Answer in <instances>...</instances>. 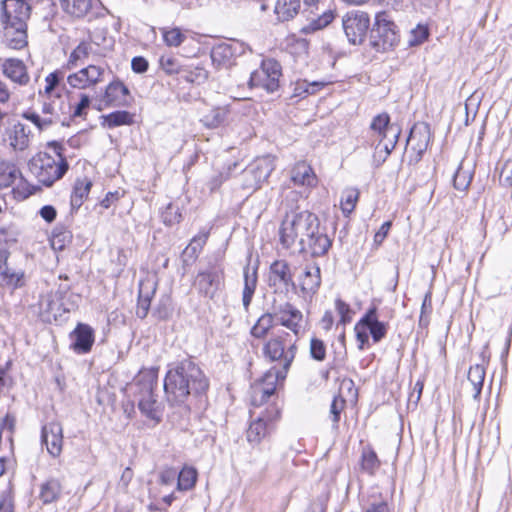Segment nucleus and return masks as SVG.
Segmentation results:
<instances>
[{
  "instance_id": "1",
  "label": "nucleus",
  "mask_w": 512,
  "mask_h": 512,
  "mask_svg": "<svg viewBox=\"0 0 512 512\" xmlns=\"http://www.w3.org/2000/svg\"><path fill=\"white\" fill-rule=\"evenodd\" d=\"M279 240L286 249L298 244L300 252L314 257L325 255L332 245L317 215L308 210L286 212L279 228Z\"/></svg>"
},
{
  "instance_id": "2",
  "label": "nucleus",
  "mask_w": 512,
  "mask_h": 512,
  "mask_svg": "<svg viewBox=\"0 0 512 512\" xmlns=\"http://www.w3.org/2000/svg\"><path fill=\"white\" fill-rule=\"evenodd\" d=\"M289 335L283 332L280 335L271 337L262 348L265 359L275 362L280 361L282 370L269 369L263 376L261 382L253 387L252 403L260 405L263 401L274 394L278 382L284 380L287 371L295 358V344L287 341Z\"/></svg>"
},
{
  "instance_id": "3",
  "label": "nucleus",
  "mask_w": 512,
  "mask_h": 512,
  "mask_svg": "<svg viewBox=\"0 0 512 512\" xmlns=\"http://www.w3.org/2000/svg\"><path fill=\"white\" fill-rule=\"evenodd\" d=\"M208 380L202 370L191 360H183L171 367L164 380V391L171 405L184 404L190 395L208 389Z\"/></svg>"
},
{
  "instance_id": "4",
  "label": "nucleus",
  "mask_w": 512,
  "mask_h": 512,
  "mask_svg": "<svg viewBox=\"0 0 512 512\" xmlns=\"http://www.w3.org/2000/svg\"><path fill=\"white\" fill-rule=\"evenodd\" d=\"M31 6L24 0H2L0 2V23L3 37L12 49H22L28 43L27 22Z\"/></svg>"
},
{
  "instance_id": "5",
  "label": "nucleus",
  "mask_w": 512,
  "mask_h": 512,
  "mask_svg": "<svg viewBox=\"0 0 512 512\" xmlns=\"http://www.w3.org/2000/svg\"><path fill=\"white\" fill-rule=\"evenodd\" d=\"M48 146L53 148L55 156L39 152L29 161L31 173L45 186H51L61 179L69 168L68 162L62 154V145L53 141L48 143Z\"/></svg>"
},
{
  "instance_id": "6",
  "label": "nucleus",
  "mask_w": 512,
  "mask_h": 512,
  "mask_svg": "<svg viewBox=\"0 0 512 512\" xmlns=\"http://www.w3.org/2000/svg\"><path fill=\"white\" fill-rule=\"evenodd\" d=\"M157 381L156 369L141 370L134 379L131 389L138 397V408L141 413L155 421L160 422L162 416L161 403L157 401L153 393Z\"/></svg>"
},
{
  "instance_id": "7",
  "label": "nucleus",
  "mask_w": 512,
  "mask_h": 512,
  "mask_svg": "<svg viewBox=\"0 0 512 512\" xmlns=\"http://www.w3.org/2000/svg\"><path fill=\"white\" fill-rule=\"evenodd\" d=\"M371 130L375 141H377L374 159L378 164H381L395 148L401 130L398 125L390 123V117L386 113L374 117L371 123Z\"/></svg>"
},
{
  "instance_id": "8",
  "label": "nucleus",
  "mask_w": 512,
  "mask_h": 512,
  "mask_svg": "<svg viewBox=\"0 0 512 512\" xmlns=\"http://www.w3.org/2000/svg\"><path fill=\"white\" fill-rule=\"evenodd\" d=\"M370 39L373 48L379 52L388 51L398 44L397 26L386 12L376 15Z\"/></svg>"
},
{
  "instance_id": "9",
  "label": "nucleus",
  "mask_w": 512,
  "mask_h": 512,
  "mask_svg": "<svg viewBox=\"0 0 512 512\" xmlns=\"http://www.w3.org/2000/svg\"><path fill=\"white\" fill-rule=\"evenodd\" d=\"M281 76L282 68L280 63L271 58L264 59L260 67L251 73L250 85L273 93L279 88Z\"/></svg>"
},
{
  "instance_id": "10",
  "label": "nucleus",
  "mask_w": 512,
  "mask_h": 512,
  "mask_svg": "<svg viewBox=\"0 0 512 512\" xmlns=\"http://www.w3.org/2000/svg\"><path fill=\"white\" fill-rule=\"evenodd\" d=\"M274 169L275 159L273 157L257 158L242 173L243 187L252 191L260 188Z\"/></svg>"
},
{
  "instance_id": "11",
  "label": "nucleus",
  "mask_w": 512,
  "mask_h": 512,
  "mask_svg": "<svg viewBox=\"0 0 512 512\" xmlns=\"http://www.w3.org/2000/svg\"><path fill=\"white\" fill-rule=\"evenodd\" d=\"M343 29L348 41L354 45L361 44L370 26V18L366 12L350 11L342 19Z\"/></svg>"
},
{
  "instance_id": "12",
  "label": "nucleus",
  "mask_w": 512,
  "mask_h": 512,
  "mask_svg": "<svg viewBox=\"0 0 512 512\" xmlns=\"http://www.w3.org/2000/svg\"><path fill=\"white\" fill-rule=\"evenodd\" d=\"M105 76V68L100 65L90 64L67 76V83L73 89H90L101 82Z\"/></svg>"
},
{
  "instance_id": "13",
  "label": "nucleus",
  "mask_w": 512,
  "mask_h": 512,
  "mask_svg": "<svg viewBox=\"0 0 512 512\" xmlns=\"http://www.w3.org/2000/svg\"><path fill=\"white\" fill-rule=\"evenodd\" d=\"M223 284V272L216 268L199 272L195 278L194 286L198 292L206 297L214 298Z\"/></svg>"
},
{
  "instance_id": "14",
  "label": "nucleus",
  "mask_w": 512,
  "mask_h": 512,
  "mask_svg": "<svg viewBox=\"0 0 512 512\" xmlns=\"http://www.w3.org/2000/svg\"><path fill=\"white\" fill-rule=\"evenodd\" d=\"M273 313L275 320L279 324L292 331L295 335L300 333L302 328L303 315L302 312L295 306L286 302L274 308Z\"/></svg>"
},
{
  "instance_id": "15",
  "label": "nucleus",
  "mask_w": 512,
  "mask_h": 512,
  "mask_svg": "<svg viewBox=\"0 0 512 512\" xmlns=\"http://www.w3.org/2000/svg\"><path fill=\"white\" fill-rule=\"evenodd\" d=\"M2 74L13 84L20 87L27 86L30 82V75L26 64L18 58L4 59L0 65Z\"/></svg>"
},
{
  "instance_id": "16",
  "label": "nucleus",
  "mask_w": 512,
  "mask_h": 512,
  "mask_svg": "<svg viewBox=\"0 0 512 512\" xmlns=\"http://www.w3.org/2000/svg\"><path fill=\"white\" fill-rule=\"evenodd\" d=\"M128 87L119 79L110 82L106 88L101 101L106 107H128L130 102Z\"/></svg>"
},
{
  "instance_id": "17",
  "label": "nucleus",
  "mask_w": 512,
  "mask_h": 512,
  "mask_svg": "<svg viewBox=\"0 0 512 512\" xmlns=\"http://www.w3.org/2000/svg\"><path fill=\"white\" fill-rule=\"evenodd\" d=\"M0 285L11 289L24 285V272L11 266L5 250L0 251Z\"/></svg>"
},
{
  "instance_id": "18",
  "label": "nucleus",
  "mask_w": 512,
  "mask_h": 512,
  "mask_svg": "<svg viewBox=\"0 0 512 512\" xmlns=\"http://www.w3.org/2000/svg\"><path fill=\"white\" fill-rule=\"evenodd\" d=\"M42 443L46 445L48 453L58 457L62 452L63 429L60 423L50 422L42 428Z\"/></svg>"
},
{
  "instance_id": "19",
  "label": "nucleus",
  "mask_w": 512,
  "mask_h": 512,
  "mask_svg": "<svg viewBox=\"0 0 512 512\" xmlns=\"http://www.w3.org/2000/svg\"><path fill=\"white\" fill-rule=\"evenodd\" d=\"M269 285L277 289H288L294 286L293 274L285 260H276L270 266Z\"/></svg>"
},
{
  "instance_id": "20",
  "label": "nucleus",
  "mask_w": 512,
  "mask_h": 512,
  "mask_svg": "<svg viewBox=\"0 0 512 512\" xmlns=\"http://www.w3.org/2000/svg\"><path fill=\"white\" fill-rule=\"evenodd\" d=\"M430 141V129L425 123L413 125L407 139L409 146L416 153V160H419L426 151Z\"/></svg>"
},
{
  "instance_id": "21",
  "label": "nucleus",
  "mask_w": 512,
  "mask_h": 512,
  "mask_svg": "<svg viewBox=\"0 0 512 512\" xmlns=\"http://www.w3.org/2000/svg\"><path fill=\"white\" fill-rule=\"evenodd\" d=\"M156 288L157 282L154 277L148 276L140 281L136 309V314L139 318L143 319L147 316Z\"/></svg>"
},
{
  "instance_id": "22",
  "label": "nucleus",
  "mask_w": 512,
  "mask_h": 512,
  "mask_svg": "<svg viewBox=\"0 0 512 512\" xmlns=\"http://www.w3.org/2000/svg\"><path fill=\"white\" fill-rule=\"evenodd\" d=\"M70 337L73 340L71 346L78 353L89 352L94 343V331L87 324L79 323Z\"/></svg>"
},
{
  "instance_id": "23",
  "label": "nucleus",
  "mask_w": 512,
  "mask_h": 512,
  "mask_svg": "<svg viewBox=\"0 0 512 512\" xmlns=\"http://www.w3.org/2000/svg\"><path fill=\"white\" fill-rule=\"evenodd\" d=\"M291 181L296 186L313 188L317 184V176L312 167L304 161L294 165L290 173Z\"/></svg>"
},
{
  "instance_id": "24",
  "label": "nucleus",
  "mask_w": 512,
  "mask_h": 512,
  "mask_svg": "<svg viewBox=\"0 0 512 512\" xmlns=\"http://www.w3.org/2000/svg\"><path fill=\"white\" fill-rule=\"evenodd\" d=\"M299 285L305 295H314L321 285V272L318 265H307L300 276Z\"/></svg>"
},
{
  "instance_id": "25",
  "label": "nucleus",
  "mask_w": 512,
  "mask_h": 512,
  "mask_svg": "<svg viewBox=\"0 0 512 512\" xmlns=\"http://www.w3.org/2000/svg\"><path fill=\"white\" fill-rule=\"evenodd\" d=\"M361 323L369 330L375 343L381 341L387 333V324L378 320L376 307H371L362 317Z\"/></svg>"
},
{
  "instance_id": "26",
  "label": "nucleus",
  "mask_w": 512,
  "mask_h": 512,
  "mask_svg": "<svg viewBox=\"0 0 512 512\" xmlns=\"http://www.w3.org/2000/svg\"><path fill=\"white\" fill-rule=\"evenodd\" d=\"M30 131L26 129L24 124L16 123L8 131V142L9 146L16 152H23L29 148Z\"/></svg>"
},
{
  "instance_id": "27",
  "label": "nucleus",
  "mask_w": 512,
  "mask_h": 512,
  "mask_svg": "<svg viewBox=\"0 0 512 512\" xmlns=\"http://www.w3.org/2000/svg\"><path fill=\"white\" fill-rule=\"evenodd\" d=\"M300 8V0H276L274 14L278 22H287L298 15Z\"/></svg>"
},
{
  "instance_id": "28",
  "label": "nucleus",
  "mask_w": 512,
  "mask_h": 512,
  "mask_svg": "<svg viewBox=\"0 0 512 512\" xmlns=\"http://www.w3.org/2000/svg\"><path fill=\"white\" fill-rule=\"evenodd\" d=\"M93 53L94 49L91 42H80L70 53L65 65L66 69L71 70L83 65Z\"/></svg>"
},
{
  "instance_id": "29",
  "label": "nucleus",
  "mask_w": 512,
  "mask_h": 512,
  "mask_svg": "<svg viewBox=\"0 0 512 512\" xmlns=\"http://www.w3.org/2000/svg\"><path fill=\"white\" fill-rule=\"evenodd\" d=\"M62 483L59 479L49 478L40 485L39 499L43 504L56 502L62 494Z\"/></svg>"
},
{
  "instance_id": "30",
  "label": "nucleus",
  "mask_w": 512,
  "mask_h": 512,
  "mask_svg": "<svg viewBox=\"0 0 512 512\" xmlns=\"http://www.w3.org/2000/svg\"><path fill=\"white\" fill-rule=\"evenodd\" d=\"M257 280V268L246 266L244 268V288L242 295L243 306L246 310L248 309L255 293Z\"/></svg>"
},
{
  "instance_id": "31",
  "label": "nucleus",
  "mask_w": 512,
  "mask_h": 512,
  "mask_svg": "<svg viewBox=\"0 0 512 512\" xmlns=\"http://www.w3.org/2000/svg\"><path fill=\"white\" fill-rule=\"evenodd\" d=\"M92 187V182L87 177L78 178L75 181L73 192L71 194V207L78 209L87 198Z\"/></svg>"
},
{
  "instance_id": "32",
  "label": "nucleus",
  "mask_w": 512,
  "mask_h": 512,
  "mask_svg": "<svg viewBox=\"0 0 512 512\" xmlns=\"http://www.w3.org/2000/svg\"><path fill=\"white\" fill-rule=\"evenodd\" d=\"M65 78V72L61 69H57L51 73H49L45 77V86L43 90V95L45 97H55L56 99L61 98V94L57 92V89L60 87L62 81Z\"/></svg>"
},
{
  "instance_id": "33",
  "label": "nucleus",
  "mask_w": 512,
  "mask_h": 512,
  "mask_svg": "<svg viewBox=\"0 0 512 512\" xmlns=\"http://www.w3.org/2000/svg\"><path fill=\"white\" fill-rule=\"evenodd\" d=\"M269 431L268 419L259 417L253 421L247 430V440L252 444H258Z\"/></svg>"
},
{
  "instance_id": "34",
  "label": "nucleus",
  "mask_w": 512,
  "mask_h": 512,
  "mask_svg": "<svg viewBox=\"0 0 512 512\" xmlns=\"http://www.w3.org/2000/svg\"><path fill=\"white\" fill-rule=\"evenodd\" d=\"M93 0H60L63 10L75 17H83L92 7Z\"/></svg>"
},
{
  "instance_id": "35",
  "label": "nucleus",
  "mask_w": 512,
  "mask_h": 512,
  "mask_svg": "<svg viewBox=\"0 0 512 512\" xmlns=\"http://www.w3.org/2000/svg\"><path fill=\"white\" fill-rule=\"evenodd\" d=\"M19 175L20 171L14 164L0 160V189L11 186Z\"/></svg>"
},
{
  "instance_id": "36",
  "label": "nucleus",
  "mask_w": 512,
  "mask_h": 512,
  "mask_svg": "<svg viewBox=\"0 0 512 512\" xmlns=\"http://www.w3.org/2000/svg\"><path fill=\"white\" fill-rule=\"evenodd\" d=\"M102 124L108 128H115L121 125H131L133 123V115L128 111H115L102 116Z\"/></svg>"
},
{
  "instance_id": "37",
  "label": "nucleus",
  "mask_w": 512,
  "mask_h": 512,
  "mask_svg": "<svg viewBox=\"0 0 512 512\" xmlns=\"http://www.w3.org/2000/svg\"><path fill=\"white\" fill-rule=\"evenodd\" d=\"M467 378L473 387V397L477 398L481 393L484 378H485L484 367L479 364L471 366L468 371Z\"/></svg>"
},
{
  "instance_id": "38",
  "label": "nucleus",
  "mask_w": 512,
  "mask_h": 512,
  "mask_svg": "<svg viewBox=\"0 0 512 512\" xmlns=\"http://www.w3.org/2000/svg\"><path fill=\"white\" fill-rule=\"evenodd\" d=\"M380 467V460L377 454L370 447H365L361 455V469L366 473L373 475Z\"/></svg>"
},
{
  "instance_id": "39",
  "label": "nucleus",
  "mask_w": 512,
  "mask_h": 512,
  "mask_svg": "<svg viewBox=\"0 0 512 512\" xmlns=\"http://www.w3.org/2000/svg\"><path fill=\"white\" fill-rule=\"evenodd\" d=\"M472 180V170L461 163L454 174L453 185L459 191H466Z\"/></svg>"
},
{
  "instance_id": "40",
  "label": "nucleus",
  "mask_w": 512,
  "mask_h": 512,
  "mask_svg": "<svg viewBox=\"0 0 512 512\" xmlns=\"http://www.w3.org/2000/svg\"><path fill=\"white\" fill-rule=\"evenodd\" d=\"M275 320L274 313H265L255 323L251 329L252 336L256 338H263L267 335L268 331L273 327Z\"/></svg>"
},
{
  "instance_id": "41",
  "label": "nucleus",
  "mask_w": 512,
  "mask_h": 512,
  "mask_svg": "<svg viewBox=\"0 0 512 512\" xmlns=\"http://www.w3.org/2000/svg\"><path fill=\"white\" fill-rule=\"evenodd\" d=\"M359 199V191L356 188H346L342 192L340 206L345 215H349L355 209Z\"/></svg>"
},
{
  "instance_id": "42",
  "label": "nucleus",
  "mask_w": 512,
  "mask_h": 512,
  "mask_svg": "<svg viewBox=\"0 0 512 512\" xmlns=\"http://www.w3.org/2000/svg\"><path fill=\"white\" fill-rule=\"evenodd\" d=\"M177 489L181 491L191 489L197 479V471L192 467H184L178 474Z\"/></svg>"
},
{
  "instance_id": "43",
  "label": "nucleus",
  "mask_w": 512,
  "mask_h": 512,
  "mask_svg": "<svg viewBox=\"0 0 512 512\" xmlns=\"http://www.w3.org/2000/svg\"><path fill=\"white\" fill-rule=\"evenodd\" d=\"M163 41L169 47H178L186 39V35L177 27L161 29Z\"/></svg>"
},
{
  "instance_id": "44",
  "label": "nucleus",
  "mask_w": 512,
  "mask_h": 512,
  "mask_svg": "<svg viewBox=\"0 0 512 512\" xmlns=\"http://www.w3.org/2000/svg\"><path fill=\"white\" fill-rule=\"evenodd\" d=\"M227 117V110L225 108H214L209 113L203 116L202 122L205 126L216 128L220 126Z\"/></svg>"
},
{
  "instance_id": "45",
  "label": "nucleus",
  "mask_w": 512,
  "mask_h": 512,
  "mask_svg": "<svg viewBox=\"0 0 512 512\" xmlns=\"http://www.w3.org/2000/svg\"><path fill=\"white\" fill-rule=\"evenodd\" d=\"M41 107V114L48 120H51L52 125L60 121V108L57 107L56 98L46 97Z\"/></svg>"
},
{
  "instance_id": "46",
  "label": "nucleus",
  "mask_w": 512,
  "mask_h": 512,
  "mask_svg": "<svg viewBox=\"0 0 512 512\" xmlns=\"http://www.w3.org/2000/svg\"><path fill=\"white\" fill-rule=\"evenodd\" d=\"M334 19V14L331 11L323 13L318 19L313 20L307 26L302 28L305 34L320 30L328 26Z\"/></svg>"
},
{
  "instance_id": "47",
  "label": "nucleus",
  "mask_w": 512,
  "mask_h": 512,
  "mask_svg": "<svg viewBox=\"0 0 512 512\" xmlns=\"http://www.w3.org/2000/svg\"><path fill=\"white\" fill-rule=\"evenodd\" d=\"M161 216L164 224L168 226L178 224L182 220V214L179 207L173 203H169L166 206Z\"/></svg>"
},
{
  "instance_id": "48",
  "label": "nucleus",
  "mask_w": 512,
  "mask_h": 512,
  "mask_svg": "<svg viewBox=\"0 0 512 512\" xmlns=\"http://www.w3.org/2000/svg\"><path fill=\"white\" fill-rule=\"evenodd\" d=\"M208 238L207 233L199 234L192 238L186 249L184 250V254L188 255L191 258H196L200 253L202 247L206 243Z\"/></svg>"
},
{
  "instance_id": "49",
  "label": "nucleus",
  "mask_w": 512,
  "mask_h": 512,
  "mask_svg": "<svg viewBox=\"0 0 512 512\" xmlns=\"http://www.w3.org/2000/svg\"><path fill=\"white\" fill-rule=\"evenodd\" d=\"M22 117L33 123L39 131L47 130L52 126L51 120H48L44 115L35 111H26L23 113Z\"/></svg>"
},
{
  "instance_id": "50",
  "label": "nucleus",
  "mask_w": 512,
  "mask_h": 512,
  "mask_svg": "<svg viewBox=\"0 0 512 512\" xmlns=\"http://www.w3.org/2000/svg\"><path fill=\"white\" fill-rule=\"evenodd\" d=\"M428 35L429 31L427 26L419 24L410 31L408 44L410 46L420 45L428 38Z\"/></svg>"
},
{
  "instance_id": "51",
  "label": "nucleus",
  "mask_w": 512,
  "mask_h": 512,
  "mask_svg": "<svg viewBox=\"0 0 512 512\" xmlns=\"http://www.w3.org/2000/svg\"><path fill=\"white\" fill-rule=\"evenodd\" d=\"M310 355L317 361H323L326 357V346L318 338H312L310 341Z\"/></svg>"
},
{
  "instance_id": "52",
  "label": "nucleus",
  "mask_w": 512,
  "mask_h": 512,
  "mask_svg": "<svg viewBox=\"0 0 512 512\" xmlns=\"http://www.w3.org/2000/svg\"><path fill=\"white\" fill-rule=\"evenodd\" d=\"M499 180L506 187L512 186V159L505 160L501 165Z\"/></svg>"
},
{
  "instance_id": "53",
  "label": "nucleus",
  "mask_w": 512,
  "mask_h": 512,
  "mask_svg": "<svg viewBox=\"0 0 512 512\" xmlns=\"http://www.w3.org/2000/svg\"><path fill=\"white\" fill-rule=\"evenodd\" d=\"M208 77V72L202 67H195L192 70L187 71L185 80L191 83L200 84L204 82Z\"/></svg>"
},
{
  "instance_id": "54",
  "label": "nucleus",
  "mask_w": 512,
  "mask_h": 512,
  "mask_svg": "<svg viewBox=\"0 0 512 512\" xmlns=\"http://www.w3.org/2000/svg\"><path fill=\"white\" fill-rule=\"evenodd\" d=\"M345 406V400L342 397H335L330 406V415L333 424H337L340 419V414Z\"/></svg>"
},
{
  "instance_id": "55",
  "label": "nucleus",
  "mask_w": 512,
  "mask_h": 512,
  "mask_svg": "<svg viewBox=\"0 0 512 512\" xmlns=\"http://www.w3.org/2000/svg\"><path fill=\"white\" fill-rule=\"evenodd\" d=\"M160 66L167 74H178L180 72V66L173 57H161Z\"/></svg>"
},
{
  "instance_id": "56",
  "label": "nucleus",
  "mask_w": 512,
  "mask_h": 512,
  "mask_svg": "<svg viewBox=\"0 0 512 512\" xmlns=\"http://www.w3.org/2000/svg\"><path fill=\"white\" fill-rule=\"evenodd\" d=\"M335 308H336L337 313L340 316V321L343 324L351 321V316H350L351 309L347 303H345L341 299H336Z\"/></svg>"
},
{
  "instance_id": "57",
  "label": "nucleus",
  "mask_w": 512,
  "mask_h": 512,
  "mask_svg": "<svg viewBox=\"0 0 512 512\" xmlns=\"http://www.w3.org/2000/svg\"><path fill=\"white\" fill-rule=\"evenodd\" d=\"M320 86H322V84L318 83V82H313V83H307L306 81L297 82V86L295 88V94L297 96H301L302 93L314 94Z\"/></svg>"
},
{
  "instance_id": "58",
  "label": "nucleus",
  "mask_w": 512,
  "mask_h": 512,
  "mask_svg": "<svg viewBox=\"0 0 512 512\" xmlns=\"http://www.w3.org/2000/svg\"><path fill=\"white\" fill-rule=\"evenodd\" d=\"M391 226H392V222L386 221L381 225L379 230L375 233L374 244L376 247H379L383 243V241L385 240V238L387 237V235L389 233Z\"/></svg>"
},
{
  "instance_id": "59",
  "label": "nucleus",
  "mask_w": 512,
  "mask_h": 512,
  "mask_svg": "<svg viewBox=\"0 0 512 512\" xmlns=\"http://www.w3.org/2000/svg\"><path fill=\"white\" fill-rule=\"evenodd\" d=\"M177 472L173 468L163 469L159 474V481L162 485H171L174 483Z\"/></svg>"
},
{
  "instance_id": "60",
  "label": "nucleus",
  "mask_w": 512,
  "mask_h": 512,
  "mask_svg": "<svg viewBox=\"0 0 512 512\" xmlns=\"http://www.w3.org/2000/svg\"><path fill=\"white\" fill-rule=\"evenodd\" d=\"M90 105V97L87 94L80 95V101L76 105L75 110L73 112L74 117H82L84 115V111Z\"/></svg>"
},
{
  "instance_id": "61",
  "label": "nucleus",
  "mask_w": 512,
  "mask_h": 512,
  "mask_svg": "<svg viewBox=\"0 0 512 512\" xmlns=\"http://www.w3.org/2000/svg\"><path fill=\"white\" fill-rule=\"evenodd\" d=\"M355 331H356L357 340L360 343L359 348L363 349L364 345L366 343H368L369 337L366 332V329L364 328V325L361 323V320L356 324Z\"/></svg>"
},
{
  "instance_id": "62",
  "label": "nucleus",
  "mask_w": 512,
  "mask_h": 512,
  "mask_svg": "<svg viewBox=\"0 0 512 512\" xmlns=\"http://www.w3.org/2000/svg\"><path fill=\"white\" fill-rule=\"evenodd\" d=\"M41 217L47 222L51 223L55 220L57 212L56 209L51 205H46L40 210Z\"/></svg>"
},
{
  "instance_id": "63",
  "label": "nucleus",
  "mask_w": 512,
  "mask_h": 512,
  "mask_svg": "<svg viewBox=\"0 0 512 512\" xmlns=\"http://www.w3.org/2000/svg\"><path fill=\"white\" fill-rule=\"evenodd\" d=\"M131 65L136 73H143L148 69V62L143 57L133 58Z\"/></svg>"
},
{
  "instance_id": "64",
  "label": "nucleus",
  "mask_w": 512,
  "mask_h": 512,
  "mask_svg": "<svg viewBox=\"0 0 512 512\" xmlns=\"http://www.w3.org/2000/svg\"><path fill=\"white\" fill-rule=\"evenodd\" d=\"M11 98V91L8 85L0 79V104H7Z\"/></svg>"
}]
</instances>
